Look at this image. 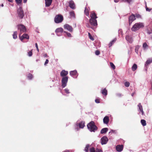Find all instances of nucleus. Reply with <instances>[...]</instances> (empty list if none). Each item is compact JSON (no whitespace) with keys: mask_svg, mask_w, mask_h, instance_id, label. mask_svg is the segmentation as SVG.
Masks as SVG:
<instances>
[{"mask_svg":"<svg viewBox=\"0 0 152 152\" xmlns=\"http://www.w3.org/2000/svg\"><path fill=\"white\" fill-rule=\"evenodd\" d=\"M91 18L89 20V22L91 24L94 26H97V20L96 19L97 18L96 16V14L95 12H94L90 15Z\"/></svg>","mask_w":152,"mask_h":152,"instance_id":"1","label":"nucleus"},{"mask_svg":"<svg viewBox=\"0 0 152 152\" xmlns=\"http://www.w3.org/2000/svg\"><path fill=\"white\" fill-rule=\"evenodd\" d=\"M87 126L88 129L91 132H94L98 129L94 122L92 121L88 124Z\"/></svg>","mask_w":152,"mask_h":152,"instance_id":"2","label":"nucleus"},{"mask_svg":"<svg viewBox=\"0 0 152 152\" xmlns=\"http://www.w3.org/2000/svg\"><path fill=\"white\" fill-rule=\"evenodd\" d=\"M144 27L143 24L142 23H135L131 28L133 31H136L140 28Z\"/></svg>","mask_w":152,"mask_h":152,"instance_id":"3","label":"nucleus"},{"mask_svg":"<svg viewBox=\"0 0 152 152\" xmlns=\"http://www.w3.org/2000/svg\"><path fill=\"white\" fill-rule=\"evenodd\" d=\"M63 16L60 14L56 15L54 18V21L56 23H60L63 21Z\"/></svg>","mask_w":152,"mask_h":152,"instance_id":"4","label":"nucleus"},{"mask_svg":"<svg viewBox=\"0 0 152 152\" xmlns=\"http://www.w3.org/2000/svg\"><path fill=\"white\" fill-rule=\"evenodd\" d=\"M17 13L18 17L21 19L23 18L24 16L23 11L21 7H20L18 9Z\"/></svg>","mask_w":152,"mask_h":152,"instance_id":"5","label":"nucleus"},{"mask_svg":"<svg viewBox=\"0 0 152 152\" xmlns=\"http://www.w3.org/2000/svg\"><path fill=\"white\" fill-rule=\"evenodd\" d=\"M17 26L18 29L20 31V34L19 35H21L22 33L25 32L26 31V29L25 26L24 25L22 24H20L18 25Z\"/></svg>","mask_w":152,"mask_h":152,"instance_id":"6","label":"nucleus"},{"mask_svg":"<svg viewBox=\"0 0 152 152\" xmlns=\"http://www.w3.org/2000/svg\"><path fill=\"white\" fill-rule=\"evenodd\" d=\"M68 79V77H63L61 80V86L63 88L65 87L66 86Z\"/></svg>","mask_w":152,"mask_h":152,"instance_id":"7","label":"nucleus"},{"mask_svg":"<svg viewBox=\"0 0 152 152\" xmlns=\"http://www.w3.org/2000/svg\"><path fill=\"white\" fill-rule=\"evenodd\" d=\"M20 35H19V37L20 39L22 41L24 39H29V36L27 34H24L22 36H20Z\"/></svg>","mask_w":152,"mask_h":152,"instance_id":"8","label":"nucleus"},{"mask_svg":"<svg viewBox=\"0 0 152 152\" xmlns=\"http://www.w3.org/2000/svg\"><path fill=\"white\" fill-rule=\"evenodd\" d=\"M69 73L70 75L75 78H77L78 75L77 71L76 70L71 71Z\"/></svg>","mask_w":152,"mask_h":152,"instance_id":"9","label":"nucleus"},{"mask_svg":"<svg viewBox=\"0 0 152 152\" xmlns=\"http://www.w3.org/2000/svg\"><path fill=\"white\" fill-rule=\"evenodd\" d=\"M64 28L65 29H67L70 32H72L73 31V29L72 27L68 24H66L64 25Z\"/></svg>","mask_w":152,"mask_h":152,"instance_id":"10","label":"nucleus"},{"mask_svg":"<svg viewBox=\"0 0 152 152\" xmlns=\"http://www.w3.org/2000/svg\"><path fill=\"white\" fill-rule=\"evenodd\" d=\"M136 19L135 16L134 14H132L129 18V23L130 25L132 22Z\"/></svg>","mask_w":152,"mask_h":152,"instance_id":"11","label":"nucleus"},{"mask_svg":"<svg viewBox=\"0 0 152 152\" xmlns=\"http://www.w3.org/2000/svg\"><path fill=\"white\" fill-rule=\"evenodd\" d=\"M101 143L102 145L105 144L107 143L108 141V139L106 136H104L101 139Z\"/></svg>","mask_w":152,"mask_h":152,"instance_id":"12","label":"nucleus"},{"mask_svg":"<svg viewBox=\"0 0 152 152\" xmlns=\"http://www.w3.org/2000/svg\"><path fill=\"white\" fill-rule=\"evenodd\" d=\"M68 72L67 71H65V70H63L60 72V75L63 77H67L66 75L68 74Z\"/></svg>","mask_w":152,"mask_h":152,"instance_id":"13","label":"nucleus"},{"mask_svg":"<svg viewBox=\"0 0 152 152\" xmlns=\"http://www.w3.org/2000/svg\"><path fill=\"white\" fill-rule=\"evenodd\" d=\"M124 146L122 145H118L116 146V150L118 152H121L123 149Z\"/></svg>","mask_w":152,"mask_h":152,"instance_id":"14","label":"nucleus"},{"mask_svg":"<svg viewBox=\"0 0 152 152\" xmlns=\"http://www.w3.org/2000/svg\"><path fill=\"white\" fill-rule=\"evenodd\" d=\"M69 6L70 8L72 9H75V5L74 2L73 1H70L69 2Z\"/></svg>","mask_w":152,"mask_h":152,"instance_id":"15","label":"nucleus"},{"mask_svg":"<svg viewBox=\"0 0 152 152\" xmlns=\"http://www.w3.org/2000/svg\"><path fill=\"white\" fill-rule=\"evenodd\" d=\"M53 0H45V6L46 7H49L51 5Z\"/></svg>","mask_w":152,"mask_h":152,"instance_id":"16","label":"nucleus"},{"mask_svg":"<svg viewBox=\"0 0 152 152\" xmlns=\"http://www.w3.org/2000/svg\"><path fill=\"white\" fill-rule=\"evenodd\" d=\"M109 118L107 116H105L103 118V121L104 124H107L109 122Z\"/></svg>","mask_w":152,"mask_h":152,"instance_id":"17","label":"nucleus"},{"mask_svg":"<svg viewBox=\"0 0 152 152\" xmlns=\"http://www.w3.org/2000/svg\"><path fill=\"white\" fill-rule=\"evenodd\" d=\"M126 39L127 41H128L130 43H132L133 40L132 38L129 36H126Z\"/></svg>","mask_w":152,"mask_h":152,"instance_id":"18","label":"nucleus"},{"mask_svg":"<svg viewBox=\"0 0 152 152\" xmlns=\"http://www.w3.org/2000/svg\"><path fill=\"white\" fill-rule=\"evenodd\" d=\"M138 107H139V109L140 112L142 113V115H143L144 114V113L143 110V108L142 106L141 103H140L138 104Z\"/></svg>","mask_w":152,"mask_h":152,"instance_id":"19","label":"nucleus"},{"mask_svg":"<svg viewBox=\"0 0 152 152\" xmlns=\"http://www.w3.org/2000/svg\"><path fill=\"white\" fill-rule=\"evenodd\" d=\"M63 31V29L61 28H57L56 31L55 32L57 34H58V33H62Z\"/></svg>","mask_w":152,"mask_h":152,"instance_id":"20","label":"nucleus"},{"mask_svg":"<svg viewBox=\"0 0 152 152\" xmlns=\"http://www.w3.org/2000/svg\"><path fill=\"white\" fill-rule=\"evenodd\" d=\"M116 40V38H115L112 41H111L108 44L109 47V48L110 47L115 43Z\"/></svg>","mask_w":152,"mask_h":152,"instance_id":"21","label":"nucleus"},{"mask_svg":"<svg viewBox=\"0 0 152 152\" xmlns=\"http://www.w3.org/2000/svg\"><path fill=\"white\" fill-rule=\"evenodd\" d=\"M79 128H83L85 126V123L83 121L80 122L78 124Z\"/></svg>","mask_w":152,"mask_h":152,"instance_id":"22","label":"nucleus"},{"mask_svg":"<svg viewBox=\"0 0 152 152\" xmlns=\"http://www.w3.org/2000/svg\"><path fill=\"white\" fill-rule=\"evenodd\" d=\"M108 130V129L107 128H105L102 129L101 131L100 132L101 134H103L106 133Z\"/></svg>","mask_w":152,"mask_h":152,"instance_id":"23","label":"nucleus"},{"mask_svg":"<svg viewBox=\"0 0 152 152\" xmlns=\"http://www.w3.org/2000/svg\"><path fill=\"white\" fill-rule=\"evenodd\" d=\"M101 93L103 95L106 96L107 95V91L106 88H105L101 91Z\"/></svg>","mask_w":152,"mask_h":152,"instance_id":"24","label":"nucleus"},{"mask_svg":"<svg viewBox=\"0 0 152 152\" xmlns=\"http://www.w3.org/2000/svg\"><path fill=\"white\" fill-rule=\"evenodd\" d=\"M152 62V58L151 59H149L147 60L146 61V63L145 64V66H147L149 64H151Z\"/></svg>","mask_w":152,"mask_h":152,"instance_id":"25","label":"nucleus"},{"mask_svg":"<svg viewBox=\"0 0 152 152\" xmlns=\"http://www.w3.org/2000/svg\"><path fill=\"white\" fill-rule=\"evenodd\" d=\"M84 13L87 16H88L89 15V10L86 7L85 8Z\"/></svg>","mask_w":152,"mask_h":152,"instance_id":"26","label":"nucleus"},{"mask_svg":"<svg viewBox=\"0 0 152 152\" xmlns=\"http://www.w3.org/2000/svg\"><path fill=\"white\" fill-rule=\"evenodd\" d=\"M137 68V66L136 64H134L132 67V70L134 71H135Z\"/></svg>","mask_w":152,"mask_h":152,"instance_id":"27","label":"nucleus"},{"mask_svg":"<svg viewBox=\"0 0 152 152\" xmlns=\"http://www.w3.org/2000/svg\"><path fill=\"white\" fill-rule=\"evenodd\" d=\"M17 34H18V32L17 31H15L14 32L12 36H13V38L14 39H15L17 38Z\"/></svg>","mask_w":152,"mask_h":152,"instance_id":"28","label":"nucleus"},{"mask_svg":"<svg viewBox=\"0 0 152 152\" xmlns=\"http://www.w3.org/2000/svg\"><path fill=\"white\" fill-rule=\"evenodd\" d=\"M90 145L89 144H87L84 149V151L86 152H88L89 148H90Z\"/></svg>","mask_w":152,"mask_h":152,"instance_id":"29","label":"nucleus"},{"mask_svg":"<svg viewBox=\"0 0 152 152\" xmlns=\"http://www.w3.org/2000/svg\"><path fill=\"white\" fill-rule=\"evenodd\" d=\"M69 14L71 17L75 18V14L74 11H72L69 12Z\"/></svg>","mask_w":152,"mask_h":152,"instance_id":"30","label":"nucleus"},{"mask_svg":"<svg viewBox=\"0 0 152 152\" xmlns=\"http://www.w3.org/2000/svg\"><path fill=\"white\" fill-rule=\"evenodd\" d=\"M141 123L142 125L143 126H145L146 125V121L144 119H142L141 120Z\"/></svg>","mask_w":152,"mask_h":152,"instance_id":"31","label":"nucleus"},{"mask_svg":"<svg viewBox=\"0 0 152 152\" xmlns=\"http://www.w3.org/2000/svg\"><path fill=\"white\" fill-rule=\"evenodd\" d=\"M148 47V45L146 42H145L143 45V47L144 49H145L147 48Z\"/></svg>","mask_w":152,"mask_h":152,"instance_id":"32","label":"nucleus"},{"mask_svg":"<svg viewBox=\"0 0 152 152\" xmlns=\"http://www.w3.org/2000/svg\"><path fill=\"white\" fill-rule=\"evenodd\" d=\"M110 66L113 69H115V65L113 64L112 62L110 63Z\"/></svg>","mask_w":152,"mask_h":152,"instance_id":"33","label":"nucleus"},{"mask_svg":"<svg viewBox=\"0 0 152 152\" xmlns=\"http://www.w3.org/2000/svg\"><path fill=\"white\" fill-rule=\"evenodd\" d=\"M33 77V75L30 73H29L28 75V77L29 80L31 79Z\"/></svg>","mask_w":152,"mask_h":152,"instance_id":"34","label":"nucleus"},{"mask_svg":"<svg viewBox=\"0 0 152 152\" xmlns=\"http://www.w3.org/2000/svg\"><path fill=\"white\" fill-rule=\"evenodd\" d=\"M88 35L89 38L90 39H91V40L93 41L94 40V38L91 35V34L90 33H88Z\"/></svg>","mask_w":152,"mask_h":152,"instance_id":"35","label":"nucleus"},{"mask_svg":"<svg viewBox=\"0 0 152 152\" xmlns=\"http://www.w3.org/2000/svg\"><path fill=\"white\" fill-rule=\"evenodd\" d=\"M90 152H96V150L94 147H92L90 149Z\"/></svg>","mask_w":152,"mask_h":152,"instance_id":"36","label":"nucleus"},{"mask_svg":"<svg viewBox=\"0 0 152 152\" xmlns=\"http://www.w3.org/2000/svg\"><path fill=\"white\" fill-rule=\"evenodd\" d=\"M32 50L28 52V56H31L32 55Z\"/></svg>","mask_w":152,"mask_h":152,"instance_id":"37","label":"nucleus"},{"mask_svg":"<svg viewBox=\"0 0 152 152\" xmlns=\"http://www.w3.org/2000/svg\"><path fill=\"white\" fill-rule=\"evenodd\" d=\"M130 83L128 82H126L124 83L125 86L126 87H128L130 86Z\"/></svg>","mask_w":152,"mask_h":152,"instance_id":"38","label":"nucleus"},{"mask_svg":"<svg viewBox=\"0 0 152 152\" xmlns=\"http://www.w3.org/2000/svg\"><path fill=\"white\" fill-rule=\"evenodd\" d=\"M15 1L18 4H19L21 3L22 0H15Z\"/></svg>","mask_w":152,"mask_h":152,"instance_id":"39","label":"nucleus"},{"mask_svg":"<svg viewBox=\"0 0 152 152\" xmlns=\"http://www.w3.org/2000/svg\"><path fill=\"white\" fill-rule=\"evenodd\" d=\"M100 99L99 98H98L96 99L95 100V102L97 103H99L100 102Z\"/></svg>","mask_w":152,"mask_h":152,"instance_id":"40","label":"nucleus"},{"mask_svg":"<svg viewBox=\"0 0 152 152\" xmlns=\"http://www.w3.org/2000/svg\"><path fill=\"white\" fill-rule=\"evenodd\" d=\"M135 16L137 18H141V16L138 14H136Z\"/></svg>","mask_w":152,"mask_h":152,"instance_id":"41","label":"nucleus"},{"mask_svg":"<svg viewBox=\"0 0 152 152\" xmlns=\"http://www.w3.org/2000/svg\"><path fill=\"white\" fill-rule=\"evenodd\" d=\"M64 32L66 33V34H67V36H68V37H72L71 34L70 33H68V32H66L65 31H64Z\"/></svg>","mask_w":152,"mask_h":152,"instance_id":"42","label":"nucleus"},{"mask_svg":"<svg viewBox=\"0 0 152 152\" xmlns=\"http://www.w3.org/2000/svg\"><path fill=\"white\" fill-rule=\"evenodd\" d=\"M95 54L96 55H99L100 53V51L98 50H96L95 52Z\"/></svg>","mask_w":152,"mask_h":152,"instance_id":"43","label":"nucleus"},{"mask_svg":"<svg viewBox=\"0 0 152 152\" xmlns=\"http://www.w3.org/2000/svg\"><path fill=\"white\" fill-rule=\"evenodd\" d=\"M64 91L67 94H69L70 93L69 92V90H68L67 88H66L65 89Z\"/></svg>","mask_w":152,"mask_h":152,"instance_id":"44","label":"nucleus"},{"mask_svg":"<svg viewBox=\"0 0 152 152\" xmlns=\"http://www.w3.org/2000/svg\"><path fill=\"white\" fill-rule=\"evenodd\" d=\"M35 46L37 48V50L38 52L39 51V50L38 48V46L37 43H35Z\"/></svg>","mask_w":152,"mask_h":152,"instance_id":"45","label":"nucleus"},{"mask_svg":"<svg viewBox=\"0 0 152 152\" xmlns=\"http://www.w3.org/2000/svg\"><path fill=\"white\" fill-rule=\"evenodd\" d=\"M96 152H102V151L99 149L97 148L96 150Z\"/></svg>","mask_w":152,"mask_h":152,"instance_id":"46","label":"nucleus"},{"mask_svg":"<svg viewBox=\"0 0 152 152\" xmlns=\"http://www.w3.org/2000/svg\"><path fill=\"white\" fill-rule=\"evenodd\" d=\"M49 61L48 59H46L45 61V63L44 65H46L48 63Z\"/></svg>","mask_w":152,"mask_h":152,"instance_id":"47","label":"nucleus"},{"mask_svg":"<svg viewBox=\"0 0 152 152\" xmlns=\"http://www.w3.org/2000/svg\"><path fill=\"white\" fill-rule=\"evenodd\" d=\"M151 10V9H149V8H147L146 10L147 11H148L150 12Z\"/></svg>","mask_w":152,"mask_h":152,"instance_id":"48","label":"nucleus"},{"mask_svg":"<svg viewBox=\"0 0 152 152\" xmlns=\"http://www.w3.org/2000/svg\"><path fill=\"white\" fill-rule=\"evenodd\" d=\"M117 95L118 96L120 97L121 96V94H117Z\"/></svg>","mask_w":152,"mask_h":152,"instance_id":"49","label":"nucleus"},{"mask_svg":"<svg viewBox=\"0 0 152 152\" xmlns=\"http://www.w3.org/2000/svg\"><path fill=\"white\" fill-rule=\"evenodd\" d=\"M114 1L115 3H117L119 1V0H114Z\"/></svg>","mask_w":152,"mask_h":152,"instance_id":"50","label":"nucleus"},{"mask_svg":"<svg viewBox=\"0 0 152 152\" xmlns=\"http://www.w3.org/2000/svg\"><path fill=\"white\" fill-rule=\"evenodd\" d=\"M145 8H146V9L147 8H148V7H147V4H146V2H145Z\"/></svg>","mask_w":152,"mask_h":152,"instance_id":"51","label":"nucleus"},{"mask_svg":"<svg viewBox=\"0 0 152 152\" xmlns=\"http://www.w3.org/2000/svg\"><path fill=\"white\" fill-rule=\"evenodd\" d=\"M44 57H46L48 56L47 54V53H45L44 55Z\"/></svg>","mask_w":152,"mask_h":152,"instance_id":"52","label":"nucleus"},{"mask_svg":"<svg viewBox=\"0 0 152 152\" xmlns=\"http://www.w3.org/2000/svg\"><path fill=\"white\" fill-rule=\"evenodd\" d=\"M27 1V0H23V3H26Z\"/></svg>","mask_w":152,"mask_h":152,"instance_id":"53","label":"nucleus"},{"mask_svg":"<svg viewBox=\"0 0 152 152\" xmlns=\"http://www.w3.org/2000/svg\"><path fill=\"white\" fill-rule=\"evenodd\" d=\"M135 51L137 53H138V50H137L136 48L135 49Z\"/></svg>","mask_w":152,"mask_h":152,"instance_id":"54","label":"nucleus"},{"mask_svg":"<svg viewBox=\"0 0 152 152\" xmlns=\"http://www.w3.org/2000/svg\"><path fill=\"white\" fill-rule=\"evenodd\" d=\"M63 152H70L68 150H66L65 151Z\"/></svg>","mask_w":152,"mask_h":152,"instance_id":"55","label":"nucleus"},{"mask_svg":"<svg viewBox=\"0 0 152 152\" xmlns=\"http://www.w3.org/2000/svg\"><path fill=\"white\" fill-rule=\"evenodd\" d=\"M8 1L10 2H12L13 0H8Z\"/></svg>","mask_w":152,"mask_h":152,"instance_id":"56","label":"nucleus"},{"mask_svg":"<svg viewBox=\"0 0 152 152\" xmlns=\"http://www.w3.org/2000/svg\"><path fill=\"white\" fill-rule=\"evenodd\" d=\"M1 7H3V6H4V5H3V4H1Z\"/></svg>","mask_w":152,"mask_h":152,"instance_id":"57","label":"nucleus"},{"mask_svg":"<svg viewBox=\"0 0 152 152\" xmlns=\"http://www.w3.org/2000/svg\"><path fill=\"white\" fill-rule=\"evenodd\" d=\"M132 96H133V94H132Z\"/></svg>","mask_w":152,"mask_h":152,"instance_id":"58","label":"nucleus"}]
</instances>
